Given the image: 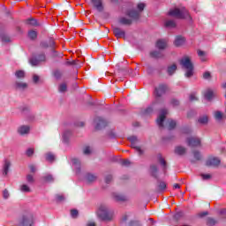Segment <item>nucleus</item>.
<instances>
[{
  "label": "nucleus",
  "instance_id": "nucleus-11",
  "mask_svg": "<svg viewBox=\"0 0 226 226\" xmlns=\"http://www.w3.org/2000/svg\"><path fill=\"white\" fill-rule=\"evenodd\" d=\"M167 114H169V111H167L166 109H161L160 115L156 120L159 128H163V122L165 121V117H167Z\"/></svg>",
  "mask_w": 226,
  "mask_h": 226
},
{
  "label": "nucleus",
  "instance_id": "nucleus-10",
  "mask_svg": "<svg viewBox=\"0 0 226 226\" xmlns=\"http://www.w3.org/2000/svg\"><path fill=\"white\" fill-rule=\"evenodd\" d=\"M128 140L131 142V147L135 149L139 155L144 154V151H142L140 147L137 146V142H139L137 136H131L128 138Z\"/></svg>",
  "mask_w": 226,
  "mask_h": 226
},
{
  "label": "nucleus",
  "instance_id": "nucleus-42",
  "mask_svg": "<svg viewBox=\"0 0 226 226\" xmlns=\"http://www.w3.org/2000/svg\"><path fill=\"white\" fill-rule=\"evenodd\" d=\"M193 153V157L195 158V160H197L198 162L200 161L202 159V155L200 154V152L199 151H194Z\"/></svg>",
  "mask_w": 226,
  "mask_h": 226
},
{
  "label": "nucleus",
  "instance_id": "nucleus-40",
  "mask_svg": "<svg viewBox=\"0 0 226 226\" xmlns=\"http://www.w3.org/2000/svg\"><path fill=\"white\" fill-rule=\"evenodd\" d=\"M26 182H27L28 185H34V177L31 174L26 175Z\"/></svg>",
  "mask_w": 226,
  "mask_h": 226
},
{
  "label": "nucleus",
  "instance_id": "nucleus-44",
  "mask_svg": "<svg viewBox=\"0 0 226 226\" xmlns=\"http://www.w3.org/2000/svg\"><path fill=\"white\" fill-rule=\"evenodd\" d=\"M215 119H217L218 121H221V119H223V113H222L221 111H216L215 113Z\"/></svg>",
  "mask_w": 226,
  "mask_h": 226
},
{
  "label": "nucleus",
  "instance_id": "nucleus-38",
  "mask_svg": "<svg viewBox=\"0 0 226 226\" xmlns=\"http://www.w3.org/2000/svg\"><path fill=\"white\" fill-rule=\"evenodd\" d=\"M168 123H169V130H174V128H176V126L177 124L176 123V120H172V119H169Z\"/></svg>",
  "mask_w": 226,
  "mask_h": 226
},
{
  "label": "nucleus",
  "instance_id": "nucleus-60",
  "mask_svg": "<svg viewBox=\"0 0 226 226\" xmlns=\"http://www.w3.org/2000/svg\"><path fill=\"white\" fill-rule=\"evenodd\" d=\"M138 10H139V11H143L144 8H146V4H139L137 6Z\"/></svg>",
  "mask_w": 226,
  "mask_h": 226
},
{
  "label": "nucleus",
  "instance_id": "nucleus-34",
  "mask_svg": "<svg viewBox=\"0 0 226 226\" xmlns=\"http://www.w3.org/2000/svg\"><path fill=\"white\" fill-rule=\"evenodd\" d=\"M28 38H30V40H36V38H38V33L34 30H30L28 32Z\"/></svg>",
  "mask_w": 226,
  "mask_h": 226
},
{
  "label": "nucleus",
  "instance_id": "nucleus-7",
  "mask_svg": "<svg viewBox=\"0 0 226 226\" xmlns=\"http://www.w3.org/2000/svg\"><path fill=\"white\" fill-rule=\"evenodd\" d=\"M20 226H34V215L31 213H26L23 215L21 220L19 221Z\"/></svg>",
  "mask_w": 226,
  "mask_h": 226
},
{
  "label": "nucleus",
  "instance_id": "nucleus-45",
  "mask_svg": "<svg viewBox=\"0 0 226 226\" xmlns=\"http://www.w3.org/2000/svg\"><path fill=\"white\" fill-rule=\"evenodd\" d=\"M55 199H56V202H63V201H64V195H63V194H56L55 196Z\"/></svg>",
  "mask_w": 226,
  "mask_h": 226
},
{
  "label": "nucleus",
  "instance_id": "nucleus-17",
  "mask_svg": "<svg viewBox=\"0 0 226 226\" xmlns=\"http://www.w3.org/2000/svg\"><path fill=\"white\" fill-rule=\"evenodd\" d=\"M113 199H115L117 202H126V200H128L126 196L119 193H113Z\"/></svg>",
  "mask_w": 226,
  "mask_h": 226
},
{
  "label": "nucleus",
  "instance_id": "nucleus-35",
  "mask_svg": "<svg viewBox=\"0 0 226 226\" xmlns=\"http://www.w3.org/2000/svg\"><path fill=\"white\" fill-rule=\"evenodd\" d=\"M86 179L88 183H93L94 182V180L96 179V176L91 174V173H87L86 175Z\"/></svg>",
  "mask_w": 226,
  "mask_h": 226
},
{
  "label": "nucleus",
  "instance_id": "nucleus-62",
  "mask_svg": "<svg viewBox=\"0 0 226 226\" xmlns=\"http://www.w3.org/2000/svg\"><path fill=\"white\" fill-rule=\"evenodd\" d=\"M130 225L131 226H140V222L139 221H132Z\"/></svg>",
  "mask_w": 226,
  "mask_h": 226
},
{
  "label": "nucleus",
  "instance_id": "nucleus-8",
  "mask_svg": "<svg viewBox=\"0 0 226 226\" xmlns=\"http://www.w3.org/2000/svg\"><path fill=\"white\" fill-rule=\"evenodd\" d=\"M45 53H41L37 55L36 56H32L29 60V63L30 64H32V66H38V64H40L41 63L45 62Z\"/></svg>",
  "mask_w": 226,
  "mask_h": 226
},
{
  "label": "nucleus",
  "instance_id": "nucleus-3",
  "mask_svg": "<svg viewBox=\"0 0 226 226\" xmlns=\"http://www.w3.org/2000/svg\"><path fill=\"white\" fill-rule=\"evenodd\" d=\"M97 216L102 222H110L114 218V211L109 209L106 205H101L97 210Z\"/></svg>",
  "mask_w": 226,
  "mask_h": 226
},
{
  "label": "nucleus",
  "instance_id": "nucleus-51",
  "mask_svg": "<svg viewBox=\"0 0 226 226\" xmlns=\"http://www.w3.org/2000/svg\"><path fill=\"white\" fill-rule=\"evenodd\" d=\"M29 106H24L21 108V112H23V114H29Z\"/></svg>",
  "mask_w": 226,
  "mask_h": 226
},
{
  "label": "nucleus",
  "instance_id": "nucleus-13",
  "mask_svg": "<svg viewBox=\"0 0 226 226\" xmlns=\"http://www.w3.org/2000/svg\"><path fill=\"white\" fill-rule=\"evenodd\" d=\"M186 142L190 147H197L200 146V139L197 137L187 138Z\"/></svg>",
  "mask_w": 226,
  "mask_h": 226
},
{
  "label": "nucleus",
  "instance_id": "nucleus-1",
  "mask_svg": "<svg viewBox=\"0 0 226 226\" xmlns=\"http://www.w3.org/2000/svg\"><path fill=\"white\" fill-rule=\"evenodd\" d=\"M167 89L168 87L165 84H161L158 87L154 88V94L155 96V102H154L151 106L144 110V116H150V114H153V110H154V105L158 103V100H160V98H162V96L167 93Z\"/></svg>",
  "mask_w": 226,
  "mask_h": 226
},
{
  "label": "nucleus",
  "instance_id": "nucleus-43",
  "mask_svg": "<svg viewBox=\"0 0 226 226\" xmlns=\"http://www.w3.org/2000/svg\"><path fill=\"white\" fill-rule=\"evenodd\" d=\"M207 225H209V226H213V225H216V220L209 217L207 219Z\"/></svg>",
  "mask_w": 226,
  "mask_h": 226
},
{
  "label": "nucleus",
  "instance_id": "nucleus-27",
  "mask_svg": "<svg viewBox=\"0 0 226 226\" xmlns=\"http://www.w3.org/2000/svg\"><path fill=\"white\" fill-rule=\"evenodd\" d=\"M26 24L27 26H33L36 27V26H38V21L34 18H30L26 20Z\"/></svg>",
  "mask_w": 226,
  "mask_h": 226
},
{
  "label": "nucleus",
  "instance_id": "nucleus-16",
  "mask_svg": "<svg viewBox=\"0 0 226 226\" xmlns=\"http://www.w3.org/2000/svg\"><path fill=\"white\" fill-rule=\"evenodd\" d=\"M10 167H11V162H10L9 160H5L3 166L4 176H8V172H10Z\"/></svg>",
  "mask_w": 226,
  "mask_h": 226
},
{
  "label": "nucleus",
  "instance_id": "nucleus-54",
  "mask_svg": "<svg viewBox=\"0 0 226 226\" xmlns=\"http://www.w3.org/2000/svg\"><path fill=\"white\" fill-rule=\"evenodd\" d=\"M201 177L204 181H207V179H211V174H201Z\"/></svg>",
  "mask_w": 226,
  "mask_h": 226
},
{
  "label": "nucleus",
  "instance_id": "nucleus-37",
  "mask_svg": "<svg viewBox=\"0 0 226 226\" xmlns=\"http://www.w3.org/2000/svg\"><path fill=\"white\" fill-rule=\"evenodd\" d=\"M176 26H177L176 21H174L172 19L167 20L165 22V27L174 28V27H176Z\"/></svg>",
  "mask_w": 226,
  "mask_h": 226
},
{
  "label": "nucleus",
  "instance_id": "nucleus-5",
  "mask_svg": "<svg viewBox=\"0 0 226 226\" xmlns=\"http://www.w3.org/2000/svg\"><path fill=\"white\" fill-rule=\"evenodd\" d=\"M150 174L152 177H154L158 182L157 192H165L167 184L163 181H160V178H158V166L154 164L150 165Z\"/></svg>",
  "mask_w": 226,
  "mask_h": 226
},
{
  "label": "nucleus",
  "instance_id": "nucleus-48",
  "mask_svg": "<svg viewBox=\"0 0 226 226\" xmlns=\"http://www.w3.org/2000/svg\"><path fill=\"white\" fill-rule=\"evenodd\" d=\"M54 77H56V79H60L61 77H63V72L56 70L54 72Z\"/></svg>",
  "mask_w": 226,
  "mask_h": 226
},
{
  "label": "nucleus",
  "instance_id": "nucleus-19",
  "mask_svg": "<svg viewBox=\"0 0 226 226\" xmlns=\"http://www.w3.org/2000/svg\"><path fill=\"white\" fill-rule=\"evenodd\" d=\"M186 154V148L185 147L177 146L175 147V154H178V156H183V154Z\"/></svg>",
  "mask_w": 226,
  "mask_h": 226
},
{
  "label": "nucleus",
  "instance_id": "nucleus-55",
  "mask_svg": "<svg viewBox=\"0 0 226 226\" xmlns=\"http://www.w3.org/2000/svg\"><path fill=\"white\" fill-rule=\"evenodd\" d=\"M40 47H41V49H49V42H47V41H41V42L40 43Z\"/></svg>",
  "mask_w": 226,
  "mask_h": 226
},
{
  "label": "nucleus",
  "instance_id": "nucleus-26",
  "mask_svg": "<svg viewBox=\"0 0 226 226\" xmlns=\"http://www.w3.org/2000/svg\"><path fill=\"white\" fill-rule=\"evenodd\" d=\"M176 70H177V65L176 64H173L172 65L168 66L167 73L168 75H174L176 73Z\"/></svg>",
  "mask_w": 226,
  "mask_h": 226
},
{
  "label": "nucleus",
  "instance_id": "nucleus-24",
  "mask_svg": "<svg viewBox=\"0 0 226 226\" xmlns=\"http://www.w3.org/2000/svg\"><path fill=\"white\" fill-rule=\"evenodd\" d=\"M150 56L154 59H160L163 57V53H162V51L154 50L150 52Z\"/></svg>",
  "mask_w": 226,
  "mask_h": 226
},
{
  "label": "nucleus",
  "instance_id": "nucleus-30",
  "mask_svg": "<svg viewBox=\"0 0 226 226\" xmlns=\"http://www.w3.org/2000/svg\"><path fill=\"white\" fill-rule=\"evenodd\" d=\"M209 118L207 117V116L200 117V118L198 119V123H200V124H207Z\"/></svg>",
  "mask_w": 226,
  "mask_h": 226
},
{
  "label": "nucleus",
  "instance_id": "nucleus-49",
  "mask_svg": "<svg viewBox=\"0 0 226 226\" xmlns=\"http://www.w3.org/2000/svg\"><path fill=\"white\" fill-rule=\"evenodd\" d=\"M71 216L72 218H77L79 216V210L77 209H72L71 210Z\"/></svg>",
  "mask_w": 226,
  "mask_h": 226
},
{
  "label": "nucleus",
  "instance_id": "nucleus-41",
  "mask_svg": "<svg viewBox=\"0 0 226 226\" xmlns=\"http://www.w3.org/2000/svg\"><path fill=\"white\" fill-rule=\"evenodd\" d=\"M15 75L17 79H24V77H26V72H24V71H17Z\"/></svg>",
  "mask_w": 226,
  "mask_h": 226
},
{
  "label": "nucleus",
  "instance_id": "nucleus-61",
  "mask_svg": "<svg viewBox=\"0 0 226 226\" xmlns=\"http://www.w3.org/2000/svg\"><path fill=\"white\" fill-rule=\"evenodd\" d=\"M171 105H173V107H177V105H179V101H177L176 99H172Z\"/></svg>",
  "mask_w": 226,
  "mask_h": 226
},
{
  "label": "nucleus",
  "instance_id": "nucleus-56",
  "mask_svg": "<svg viewBox=\"0 0 226 226\" xmlns=\"http://www.w3.org/2000/svg\"><path fill=\"white\" fill-rule=\"evenodd\" d=\"M209 215V212L205 211V212H200L198 214L199 218H204V216H207Z\"/></svg>",
  "mask_w": 226,
  "mask_h": 226
},
{
  "label": "nucleus",
  "instance_id": "nucleus-23",
  "mask_svg": "<svg viewBox=\"0 0 226 226\" xmlns=\"http://www.w3.org/2000/svg\"><path fill=\"white\" fill-rule=\"evenodd\" d=\"M158 162L162 165V170L165 174V172H167V162H165V159H163V157H162V154L158 155Z\"/></svg>",
  "mask_w": 226,
  "mask_h": 226
},
{
  "label": "nucleus",
  "instance_id": "nucleus-52",
  "mask_svg": "<svg viewBox=\"0 0 226 226\" xmlns=\"http://www.w3.org/2000/svg\"><path fill=\"white\" fill-rule=\"evenodd\" d=\"M203 79H205L206 80L211 79V72H205L203 73Z\"/></svg>",
  "mask_w": 226,
  "mask_h": 226
},
{
  "label": "nucleus",
  "instance_id": "nucleus-14",
  "mask_svg": "<svg viewBox=\"0 0 226 226\" xmlns=\"http://www.w3.org/2000/svg\"><path fill=\"white\" fill-rule=\"evenodd\" d=\"M113 34L119 40V38H125L126 32L124 30L119 28V27H114L113 28Z\"/></svg>",
  "mask_w": 226,
  "mask_h": 226
},
{
  "label": "nucleus",
  "instance_id": "nucleus-53",
  "mask_svg": "<svg viewBox=\"0 0 226 226\" xmlns=\"http://www.w3.org/2000/svg\"><path fill=\"white\" fill-rule=\"evenodd\" d=\"M112 182V175H108L106 177H105V183L107 185H110V183Z\"/></svg>",
  "mask_w": 226,
  "mask_h": 226
},
{
  "label": "nucleus",
  "instance_id": "nucleus-2",
  "mask_svg": "<svg viewBox=\"0 0 226 226\" xmlns=\"http://www.w3.org/2000/svg\"><path fill=\"white\" fill-rule=\"evenodd\" d=\"M125 15L130 19L124 17L119 18L118 22L122 26H132L133 20H139L140 19V12L135 10L126 11Z\"/></svg>",
  "mask_w": 226,
  "mask_h": 226
},
{
  "label": "nucleus",
  "instance_id": "nucleus-47",
  "mask_svg": "<svg viewBox=\"0 0 226 226\" xmlns=\"http://www.w3.org/2000/svg\"><path fill=\"white\" fill-rule=\"evenodd\" d=\"M147 73H148V75H153V73H154V68L151 65H147Z\"/></svg>",
  "mask_w": 226,
  "mask_h": 226
},
{
  "label": "nucleus",
  "instance_id": "nucleus-32",
  "mask_svg": "<svg viewBox=\"0 0 226 226\" xmlns=\"http://www.w3.org/2000/svg\"><path fill=\"white\" fill-rule=\"evenodd\" d=\"M20 191L23 193H29L31 192V188L29 187V185L23 184L22 185H20Z\"/></svg>",
  "mask_w": 226,
  "mask_h": 226
},
{
  "label": "nucleus",
  "instance_id": "nucleus-6",
  "mask_svg": "<svg viewBox=\"0 0 226 226\" xmlns=\"http://www.w3.org/2000/svg\"><path fill=\"white\" fill-rule=\"evenodd\" d=\"M180 64L182 68H185V70H186L185 77H187V79H190V77H193V64L192 63L190 57L184 56L180 60Z\"/></svg>",
  "mask_w": 226,
  "mask_h": 226
},
{
  "label": "nucleus",
  "instance_id": "nucleus-28",
  "mask_svg": "<svg viewBox=\"0 0 226 226\" xmlns=\"http://www.w3.org/2000/svg\"><path fill=\"white\" fill-rule=\"evenodd\" d=\"M198 56L202 63H206L207 61V56H206V52L202 50H198Z\"/></svg>",
  "mask_w": 226,
  "mask_h": 226
},
{
  "label": "nucleus",
  "instance_id": "nucleus-63",
  "mask_svg": "<svg viewBox=\"0 0 226 226\" xmlns=\"http://www.w3.org/2000/svg\"><path fill=\"white\" fill-rule=\"evenodd\" d=\"M83 153L84 154H89L91 153V148L89 147H86Z\"/></svg>",
  "mask_w": 226,
  "mask_h": 226
},
{
  "label": "nucleus",
  "instance_id": "nucleus-50",
  "mask_svg": "<svg viewBox=\"0 0 226 226\" xmlns=\"http://www.w3.org/2000/svg\"><path fill=\"white\" fill-rule=\"evenodd\" d=\"M26 156L31 157L34 154V148H28L26 152Z\"/></svg>",
  "mask_w": 226,
  "mask_h": 226
},
{
  "label": "nucleus",
  "instance_id": "nucleus-4",
  "mask_svg": "<svg viewBox=\"0 0 226 226\" xmlns=\"http://www.w3.org/2000/svg\"><path fill=\"white\" fill-rule=\"evenodd\" d=\"M168 15H170V17H175V19H192V16H190V12L185 7H182L181 9L179 8L171 9L168 12Z\"/></svg>",
  "mask_w": 226,
  "mask_h": 226
},
{
  "label": "nucleus",
  "instance_id": "nucleus-36",
  "mask_svg": "<svg viewBox=\"0 0 226 226\" xmlns=\"http://www.w3.org/2000/svg\"><path fill=\"white\" fill-rule=\"evenodd\" d=\"M67 90H68V86L66 85V83H62L59 85L58 87L59 93H66Z\"/></svg>",
  "mask_w": 226,
  "mask_h": 226
},
{
  "label": "nucleus",
  "instance_id": "nucleus-29",
  "mask_svg": "<svg viewBox=\"0 0 226 226\" xmlns=\"http://www.w3.org/2000/svg\"><path fill=\"white\" fill-rule=\"evenodd\" d=\"M72 164L75 165V168L77 169V174H79V172H80V161L77 158H74L72 160Z\"/></svg>",
  "mask_w": 226,
  "mask_h": 226
},
{
  "label": "nucleus",
  "instance_id": "nucleus-59",
  "mask_svg": "<svg viewBox=\"0 0 226 226\" xmlns=\"http://www.w3.org/2000/svg\"><path fill=\"white\" fill-rule=\"evenodd\" d=\"M121 163L124 167H128V165H130V161L128 159H124V160L121 161Z\"/></svg>",
  "mask_w": 226,
  "mask_h": 226
},
{
  "label": "nucleus",
  "instance_id": "nucleus-15",
  "mask_svg": "<svg viewBox=\"0 0 226 226\" xmlns=\"http://www.w3.org/2000/svg\"><path fill=\"white\" fill-rule=\"evenodd\" d=\"M93 6L97 10V11H103V3L102 0H91Z\"/></svg>",
  "mask_w": 226,
  "mask_h": 226
},
{
  "label": "nucleus",
  "instance_id": "nucleus-18",
  "mask_svg": "<svg viewBox=\"0 0 226 226\" xmlns=\"http://www.w3.org/2000/svg\"><path fill=\"white\" fill-rule=\"evenodd\" d=\"M156 48L159 49L160 50H163L164 49L167 48V41L163 39H160L156 42Z\"/></svg>",
  "mask_w": 226,
  "mask_h": 226
},
{
  "label": "nucleus",
  "instance_id": "nucleus-33",
  "mask_svg": "<svg viewBox=\"0 0 226 226\" xmlns=\"http://www.w3.org/2000/svg\"><path fill=\"white\" fill-rule=\"evenodd\" d=\"M0 40L3 43H10V36L6 35V34H0Z\"/></svg>",
  "mask_w": 226,
  "mask_h": 226
},
{
  "label": "nucleus",
  "instance_id": "nucleus-57",
  "mask_svg": "<svg viewBox=\"0 0 226 226\" xmlns=\"http://www.w3.org/2000/svg\"><path fill=\"white\" fill-rule=\"evenodd\" d=\"M72 66H80V64H82V62H80L79 60H72Z\"/></svg>",
  "mask_w": 226,
  "mask_h": 226
},
{
  "label": "nucleus",
  "instance_id": "nucleus-64",
  "mask_svg": "<svg viewBox=\"0 0 226 226\" xmlns=\"http://www.w3.org/2000/svg\"><path fill=\"white\" fill-rule=\"evenodd\" d=\"M220 215L221 216H222V218H226V209L223 208L220 211Z\"/></svg>",
  "mask_w": 226,
  "mask_h": 226
},
{
  "label": "nucleus",
  "instance_id": "nucleus-46",
  "mask_svg": "<svg viewBox=\"0 0 226 226\" xmlns=\"http://www.w3.org/2000/svg\"><path fill=\"white\" fill-rule=\"evenodd\" d=\"M44 181H47L48 183H52L54 181V177L52 175H46L43 177Z\"/></svg>",
  "mask_w": 226,
  "mask_h": 226
},
{
  "label": "nucleus",
  "instance_id": "nucleus-31",
  "mask_svg": "<svg viewBox=\"0 0 226 226\" xmlns=\"http://www.w3.org/2000/svg\"><path fill=\"white\" fill-rule=\"evenodd\" d=\"M15 87H16V89H26V88H27V84L24 83V82L17 81L15 83Z\"/></svg>",
  "mask_w": 226,
  "mask_h": 226
},
{
  "label": "nucleus",
  "instance_id": "nucleus-12",
  "mask_svg": "<svg viewBox=\"0 0 226 226\" xmlns=\"http://www.w3.org/2000/svg\"><path fill=\"white\" fill-rule=\"evenodd\" d=\"M222 163V161L218 157H208L206 162L207 167H218Z\"/></svg>",
  "mask_w": 226,
  "mask_h": 226
},
{
  "label": "nucleus",
  "instance_id": "nucleus-21",
  "mask_svg": "<svg viewBox=\"0 0 226 226\" xmlns=\"http://www.w3.org/2000/svg\"><path fill=\"white\" fill-rule=\"evenodd\" d=\"M204 97L206 98V100H207L208 102H211V100H213V98L215 97V93L213 92V90L211 89H207L206 92L204 93Z\"/></svg>",
  "mask_w": 226,
  "mask_h": 226
},
{
  "label": "nucleus",
  "instance_id": "nucleus-9",
  "mask_svg": "<svg viewBox=\"0 0 226 226\" xmlns=\"http://www.w3.org/2000/svg\"><path fill=\"white\" fill-rule=\"evenodd\" d=\"M94 123L95 124V130H103L109 124V122L102 117H96Z\"/></svg>",
  "mask_w": 226,
  "mask_h": 226
},
{
  "label": "nucleus",
  "instance_id": "nucleus-39",
  "mask_svg": "<svg viewBox=\"0 0 226 226\" xmlns=\"http://www.w3.org/2000/svg\"><path fill=\"white\" fill-rule=\"evenodd\" d=\"M46 160L47 162H54V160H56V155H54L52 153H47L46 154Z\"/></svg>",
  "mask_w": 226,
  "mask_h": 226
},
{
  "label": "nucleus",
  "instance_id": "nucleus-58",
  "mask_svg": "<svg viewBox=\"0 0 226 226\" xmlns=\"http://www.w3.org/2000/svg\"><path fill=\"white\" fill-rule=\"evenodd\" d=\"M183 212L182 211H179V212H177L176 214H175V218H176V220H179V218H181V217H183Z\"/></svg>",
  "mask_w": 226,
  "mask_h": 226
},
{
  "label": "nucleus",
  "instance_id": "nucleus-22",
  "mask_svg": "<svg viewBox=\"0 0 226 226\" xmlns=\"http://www.w3.org/2000/svg\"><path fill=\"white\" fill-rule=\"evenodd\" d=\"M185 37L178 35L175 39L174 45H175V47H181V45H183L185 43Z\"/></svg>",
  "mask_w": 226,
  "mask_h": 226
},
{
  "label": "nucleus",
  "instance_id": "nucleus-25",
  "mask_svg": "<svg viewBox=\"0 0 226 226\" xmlns=\"http://www.w3.org/2000/svg\"><path fill=\"white\" fill-rule=\"evenodd\" d=\"M29 126L27 125H22L20 126L19 129H18V132L20 134V135H26V133H29Z\"/></svg>",
  "mask_w": 226,
  "mask_h": 226
},
{
  "label": "nucleus",
  "instance_id": "nucleus-20",
  "mask_svg": "<svg viewBox=\"0 0 226 226\" xmlns=\"http://www.w3.org/2000/svg\"><path fill=\"white\" fill-rule=\"evenodd\" d=\"M71 137H72V131H70V130L64 131V132L63 134V142L64 144H68L70 142Z\"/></svg>",
  "mask_w": 226,
  "mask_h": 226
}]
</instances>
